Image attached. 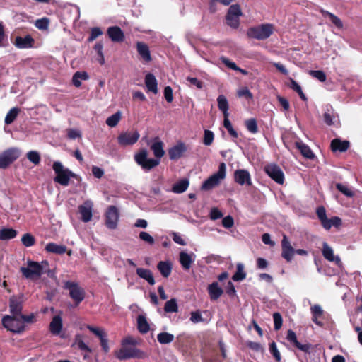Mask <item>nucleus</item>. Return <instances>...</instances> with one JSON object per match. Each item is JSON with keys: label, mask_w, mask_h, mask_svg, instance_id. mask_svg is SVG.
Returning <instances> with one entry per match:
<instances>
[{"label": "nucleus", "mask_w": 362, "mask_h": 362, "mask_svg": "<svg viewBox=\"0 0 362 362\" xmlns=\"http://www.w3.org/2000/svg\"><path fill=\"white\" fill-rule=\"evenodd\" d=\"M163 142L158 138H156L150 148L152 150L155 158H148V152L143 149L134 155L135 162L145 172H149L155 167L158 166L160 163L161 158L164 156Z\"/></svg>", "instance_id": "nucleus-1"}, {"label": "nucleus", "mask_w": 362, "mask_h": 362, "mask_svg": "<svg viewBox=\"0 0 362 362\" xmlns=\"http://www.w3.org/2000/svg\"><path fill=\"white\" fill-rule=\"evenodd\" d=\"M48 262L42 261L37 262L34 261H28L27 267H21L23 275L29 279L34 278H40L47 269H48Z\"/></svg>", "instance_id": "nucleus-2"}, {"label": "nucleus", "mask_w": 362, "mask_h": 362, "mask_svg": "<svg viewBox=\"0 0 362 362\" xmlns=\"http://www.w3.org/2000/svg\"><path fill=\"white\" fill-rule=\"evenodd\" d=\"M56 176L54 178L55 182L62 186H67L69 184L70 178L75 177L76 174L68 168H65L59 161H54L52 165Z\"/></svg>", "instance_id": "nucleus-3"}, {"label": "nucleus", "mask_w": 362, "mask_h": 362, "mask_svg": "<svg viewBox=\"0 0 362 362\" xmlns=\"http://www.w3.org/2000/svg\"><path fill=\"white\" fill-rule=\"evenodd\" d=\"M226 166L224 163H220L218 170L208 177L202 185L201 189L204 191H209L217 187L226 177Z\"/></svg>", "instance_id": "nucleus-4"}, {"label": "nucleus", "mask_w": 362, "mask_h": 362, "mask_svg": "<svg viewBox=\"0 0 362 362\" xmlns=\"http://www.w3.org/2000/svg\"><path fill=\"white\" fill-rule=\"evenodd\" d=\"M274 27L272 24L264 23L250 28L247 35L252 39L262 40L269 37L273 33Z\"/></svg>", "instance_id": "nucleus-5"}, {"label": "nucleus", "mask_w": 362, "mask_h": 362, "mask_svg": "<svg viewBox=\"0 0 362 362\" xmlns=\"http://www.w3.org/2000/svg\"><path fill=\"white\" fill-rule=\"evenodd\" d=\"M2 325L7 330L16 334L22 333L25 329V324L19 316H4L2 318Z\"/></svg>", "instance_id": "nucleus-6"}, {"label": "nucleus", "mask_w": 362, "mask_h": 362, "mask_svg": "<svg viewBox=\"0 0 362 362\" xmlns=\"http://www.w3.org/2000/svg\"><path fill=\"white\" fill-rule=\"evenodd\" d=\"M21 154V150L16 147L10 148L4 151L0 154V169L8 168L20 157Z\"/></svg>", "instance_id": "nucleus-7"}, {"label": "nucleus", "mask_w": 362, "mask_h": 362, "mask_svg": "<svg viewBox=\"0 0 362 362\" xmlns=\"http://www.w3.org/2000/svg\"><path fill=\"white\" fill-rule=\"evenodd\" d=\"M64 288L69 291L71 298L78 305L85 298V291L77 283L67 281L64 282Z\"/></svg>", "instance_id": "nucleus-8"}, {"label": "nucleus", "mask_w": 362, "mask_h": 362, "mask_svg": "<svg viewBox=\"0 0 362 362\" xmlns=\"http://www.w3.org/2000/svg\"><path fill=\"white\" fill-rule=\"evenodd\" d=\"M243 15L238 4L231 5L226 16V24L233 29H237L240 25V17Z\"/></svg>", "instance_id": "nucleus-9"}, {"label": "nucleus", "mask_w": 362, "mask_h": 362, "mask_svg": "<svg viewBox=\"0 0 362 362\" xmlns=\"http://www.w3.org/2000/svg\"><path fill=\"white\" fill-rule=\"evenodd\" d=\"M115 356L119 361L129 358H143L144 353L136 348H122L115 351Z\"/></svg>", "instance_id": "nucleus-10"}, {"label": "nucleus", "mask_w": 362, "mask_h": 362, "mask_svg": "<svg viewBox=\"0 0 362 362\" xmlns=\"http://www.w3.org/2000/svg\"><path fill=\"white\" fill-rule=\"evenodd\" d=\"M267 175L278 184H283L284 181V174L282 170L275 163L267 165L264 168Z\"/></svg>", "instance_id": "nucleus-11"}, {"label": "nucleus", "mask_w": 362, "mask_h": 362, "mask_svg": "<svg viewBox=\"0 0 362 362\" xmlns=\"http://www.w3.org/2000/svg\"><path fill=\"white\" fill-rule=\"evenodd\" d=\"M137 131L122 132L117 137L118 144L122 146H132L139 139Z\"/></svg>", "instance_id": "nucleus-12"}, {"label": "nucleus", "mask_w": 362, "mask_h": 362, "mask_svg": "<svg viewBox=\"0 0 362 362\" xmlns=\"http://www.w3.org/2000/svg\"><path fill=\"white\" fill-rule=\"evenodd\" d=\"M119 212L116 206H110L106 211L105 224L110 229H115L117 226Z\"/></svg>", "instance_id": "nucleus-13"}, {"label": "nucleus", "mask_w": 362, "mask_h": 362, "mask_svg": "<svg viewBox=\"0 0 362 362\" xmlns=\"http://www.w3.org/2000/svg\"><path fill=\"white\" fill-rule=\"evenodd\" d=\"M281 248V257L285 259L287 262H291L295 255V249L291 245V243L286 235H283Z\"/></svg>", "instance_id": "nucleus-14"}, {"label": "nucleus", "mask_w": 362, "mask_h": 362, "mask_svg": "<svg viewBox=\"0 0 362 362\" xmlns=\"http://www.w3.org/2000/svg\"><path fill=\"white\" fill-rule=\"evenodd\" d=\"M234 180L240 185H252L251 176L248 170L245 169H238L234 172Z\"/></svg>", "instance_id": "nucleus-15"}, {"label": "nucleus", "mask_w": 362, "mask_h": 362, "mask_svg": "<svg viewBox=\"0 0 362 362\" xmlns=\"http://www.w3.org/2000/svg\"><path fill=\"white\" fill-rule=\"evenodd\" d=\"M9 309L12 315L19 316L23 310V297L11 296L9 300Z\"/></svg>", "instance_id": "nucleus-16"}, {"label": "nucleus", "mask_w": 362, "mask_h": 362, "mask_svg": "<svg viewBox=\"0 0 362 362\" xmlns=\"http://www.w3.org/2000/svg\"><path fill=\"white\" fill-rule=\"evenodd\" d=\"M286 339L299 350L305 353L310 352V350L311 349V344L308 343L304 344H300L297 340L296 334L293 330H288L286 334Z\"/></svg>", "instance_id": "nucleus-17"}, {"label": "nucleus", "mask_w": 362, "mask_h": 362, "mask_svg": "<svg viewBox=\"0 0 362 362\" xmlns=\"http://www.w3.org/2000/svg\"><path fill=\"white\" fill-rule=\"evenodd\" d=\"M93 202L90 200L86 201L83 205L79 206V213L81 216V220L87 223L92 218Z\"/></svg>", "instance_id": "nucleus-18"}, {"label": "nucleus", "mask_w": 362, "mask_h": 362, "mask_svg": "<svg viewBox=\"0 0 362 362\" xmlns=\"http://www.w3.org/2000/svg\"><path fill=\"white\" fill-rule=\"evenodd\" d=\"M322 253L329 262H334L339 266L341 264L339 257L334 256L333 249L326 242L322 243Z\"/></svg>", "instance_id": "nucleus-19"}, {"label": "nucleus", "mask_w": 362, "mask_h": 362, "mask_svg": "<svg viewBox=\"0 0 362 362\" xmlns=\"http://www.w3.org/2000/svg\"><path fill=\"white\" fill-rule=\"evenodd\" d=\"M187 151L186 146L184 143H178L168 150L169 158L175 160L181 158L182 154Z\"/></svg>", "instance_id": "nucleus-20"}, {"label": "nucleus", "mask_w": 362, "mask_h": 362, "mask_svg": "<svg viewBox=\"0 0 362 362\" xmlns=\"http://www.w3.org/2000/svg\"><path fill=\"white\" fill-rule=\"evenodd\" d=\"M207 291L211 300H217L223 293V290L219 286L217 281L210 284L207 287Z\"/></svg>", "instance_id": "nucleus-21"}, {"label": "nucleus", "mask_w": 362, "mask_h": 362, "mask_svg": "<svg viewBox=\"0 0 362 362\" xmlns=\"http://www.w3.org/2000/svg\"><path fill=\"white\" fill-rule=\"evenodd\" d=\"M33 38L30 35H27L24 37L17 36L13 44L18 49H28L33 47Z\"/></svg>", "instance_id": "nucleus-22"}, {"label": "nucleus", "mask_w": 362, "mask_h": 362, "mask_svg": "<svg viewBox=\"0 0 362 362\" xmlns=\"http://www.w3.org/2000/svg\"><path fill=\"white\" fill-rule=\"evenodd\" d=\"M195 255L188 254L185 252H181L180 253V263L182 267L185 270H189L192 266V264L194 262Z\"/></svg>", "instance_id": "nucleus-23"}, {"label": "nucleus", "mask_w": 362, "mask_h": 362, "mask_svg": "<svg viewBox=\"0 0 362 362\" xmlns=\"http://www.w3.org/2000/svg\"><path fill=\"white\" fill-rule=\"evenodd\" d=\"M107 35L113 42H122L124 35L120 28L117 26L110 27L107 29Z\"/></svg>", "instance_id": "nucleus-24"}, {"label": "nucleus", "mask_w": 362, "mask_h": 362, "mask_svg": "<svg viewBox=\"0 0 362 362\" xmlns=\"http://www.w3.org/2000/svg\"><path fill=\"white\" fill-rule=\"evenodd\" d=\"M136 49L139 54L146 62H149L151 61V56L148 46L142 42H138L136 43Z\"/></svg>", "instance_id": "nucleus-25"}, {"label": "nucleus", "mask_w": 362, "mask_h": 362, "mask_svg": "<svg viewBox=\"0 0 362 362\" xmlns=\"http://www.w3.org/2000/svg\"><path fill=\"white\" fill-rule=\"evenodd\" d=\"M63 327L62 319L59 315H55L50 324H49V331L52 334L58 335Z\"/></svg>", "instance_id": "nucleus-26"}, {"label": "nucleus", "mask_w": 362, "mask_h": 362, "mask_svg": "<svg viewBox=\"0 0 362 362\" xmlns=\"http://www.w3.org/2000/svg\"><path fill=\"white\" fill-rule=\"evenodd\" d=\"M145 84L148 90L156 94L158 93V82L153 74L148 73L145 76Z\"/></svg>", "instance_id": "nucleus-27"}, {"label": "nucleus", "mask_w": 362, "mask_h": 362, "mask_svg": "<svg viewBox=\"0 0 362 362\" xmlns=\"http://www.w3.org/2000/svg\"><path fill=\"white\" fill-rule=\"evenodd\" d=\"M349 147V142L348 141H341L339 139H334L331 142V148L333 151L344 152Z\"/></svg>", "instance_id": "nucleus-28"}, {"label": "nucleus", "mask_w": 362, "mask_h": 362, "mask_svg": "<svg viewBox=\"0 0 362 362\" xmlns=\"http://www.w3.org/2000/svg\"><path fill=\"white\" fill-rule=\"evenodd\" d=\"M296 146L305 158L308 159H313L315 158V154L307 144L302 141H298L296 143Z\"/></svg>", "instance_id": "nucleus-29"}, {"label": "nucleus", "mask_w": 362, "mask_h": 362, "mask_svg": "<svg viewBox=\"0 0 362 362\" xmlns=\"http://www.w3.org/2000/svg\"><path fill=\"white\" fill-rule=\"evenodd\" d=\"M136 274L141 279H145L150 285L155 284V280L151 270L144 268H138Z\"/></svg>", "instance_id": "nucleus-30"}, {"label": "nucleus", "mask_w": 362, "mask_h": 362, "mask_svg": "<svg viewBox=\"0 0 362 362\" xmlns=\"http://www.w3.org/2000/svg\"><path fill=\"white\" fill-rule=\"evenodd\" d=\"M45 250L48 252L62 255L66 252V247L62 245H57L54 243H49L46 245Z\"/></svg>", "instance_id": "nucleus-31"}, {"label": "nucleus", "mask_w": 362, "mask_h": 362, "mask_svg": "<svg viewBox=\"0 0 362 362\" xmlns=\"http://www.w3.org/2000/svg\"><path fill=\"white\" fill-rule=\"evenodd\" d=\"M189 184L187 179H182L173 185L172 192L176 194L182 193L187 190Z\"/></svg>", "instance_id": "nucleus-32"}, {"label": "nucleus", "mask_w": 362, "mask_h": 362, "mask_svg": "<svg viewBox=\"0 0 362 362\" xmlns=\"http://www.w3.org/2000/svg\"><path fill=\"white\" fill-rule=\"evenodd\" d=\"M137 327L138 330L142 333L146 334L149 331V325L147 322L146 317L144 315H139L137 317Z\"/></svg>", "instance_id": "nucleus-33"}, {"label": "nucleus", "mask_w": 362, "mask_h": 362, "mask_svg": "<svg viewBox=\"0 0 362 362\" xmlns=\"http://www.w3.org/2000/svg\"><path fill=\"white\" fill-rule=\"evenodd\" d=\"M17 231L13 228H4L0 230V240H8L16 238Z\"/></svg>", "instance_id": "nucleus-34"}, {"label": "nucleus", "mask_w": 362, "mask_h": 362, "mask_svg": "<svg viewBox=\"0 0 362 362\" xmlns=\"http://www.w3.org/2000/svg\"><path fill=\"white\" fill-rule=\"evenodd\" d=\"M218 109L223 112L224 117L228 116L229 105L226 98L223 95H220L217 98Z\"/></svg>", "instance_id": "nucleus-35"}, {"label": "nucleus", "mask_w": 362, "mask_h": 362, "mask_svg": "<svg viewBox=\"0 0 362 362\" xmlns=\"http://www.w3.org/2000/svg\"><path fill=\"white\" fill-rule=\"evenodd\" d=\"M157 268L164 277L169 276L172 271L171 264L168 262H160L157 265Z\"/></svg>", "instance_id": "nucleus-36"}, {"label": "nucleus", "mask_w": 362, "mask_h": 362, "mask_svg": "<svg viewBox=\"0 0 362 362\" xmlns=\"http://www.w3.org/2000/svg\"><path fill=\"white\" fill-rule=\"evenodd\" d=\"M246 278V273L244 271V264L238 263L236 266V272L233 274L232 279L235 281H241Z\"/></svg>", "instance_id": "nucleus-37"}, {"label": "nucleus", "mask_w": 362, "mask_h": 362, "mask_svg": "<svg viewBox=\"0 0 362 362\" xmlns=\"http://www.w3.org/2000/svg\"><path fill=\"white\" fill-rule=\"evenodd\" d=\"M89 76L86 71H77L73 76L72 82L76 87L78 88L81 86V81L87 80Z\"/></svg>", "instance_id": "nucleus-38"}, {"label": "nucleus", "mask_w": 362, "mask_h": 362, "mask_svg": "<svg viewBox=\"0 0 362 362\" xmlns=\"http://www.w3.org/2000/svg\"><path fill=\"white\" fill-rule=\"evenodd\" d=\"M121 118L122 113L120 111H117L107 118L105 122L106 124L110 127H115L118 124L119 122L121 120Z\"/></svg>", "instance_id": "nucleus-39"}, {"label": "nucleus", "mask_w": 362, "mask_h": 362, "mask_svg": "<svg viewBox=\"0 0 362 362\" xmlns=\"http://www.w3.org/2000/svg\"><path fill=\"white\" fill-rule=\"evenodd\" d=\"M325 223H322L323 228L326 230H329L332 226L338 227L341 224V220L337 216H333L331 218H326Z\"/></svg>", "instance_id": "nucleus-40"}, {"label": "nucleus", "mask_w": 362, "mask_h": 362, "mask_svg": "<svg viewBox=\"0 0 362 362\" xmlns=\"http://www.w3.org/2000/svg\"><path fill=\"white\" fill-rule=\"evenodd\" d=\"M157 339L160 344H167L174 340V335L168 332H160L157 335Z\"/></svg>", "instance_id": "nucleus-41"}, {"label": "nucleus", "mask_w": 362, "mask_h": 362, "mask_svg": "<svg viewBox=\"0 0 362 362\" xmlns=\"http://www.w3.org/2000/svg\"><path fill=\"white\" fill-rule=\"evenodd\" d=\"M321 13L324 16H329L332 23L337 28H341L343 27L342 21L334 14L325 10H322Z\"/></svg>", "instance_id": "nucleus-42"}, {"label": "nucleus", "mask_w": 362, "mask_h": 362, "mask_svg": "<svg viewBox=\"0 0 362 362\" xmlns=\"http://www.w3.org/2000/svg\"><path fill=\"white\" fill-rule=\"evenodd\" d=\"M164 310L166 313H177L178 311V305L175 298H171L168 300L164 306Z\"/></svg>", "instance_id": "nucleus-43"}, {"label": "nucleus", "mask_w": 362, "mask_h": 362, "mask_svg": "<svg viewBox=\"0 0 362 362\" xmlns=\"http://www.w3.org/2000/svg\"><path fill=\"white\" fill-rule=\"evenodd\" d=\"M74 344L81 351H85L88 353L92 351L91 349L83 341L82 337L80 334L76 335Z\"/></svg>", "instance_id": "nucleus-44"}, {"label": "nucleus", "mask_w": 362, "mask_h": 362, "mask_svg": "<svg viewBox=\"0 0 362 362\" xmlns=\"http://www.w3.org/2000/svg\"><path fill=\"white\" fill-rule=\"evenodd\" d=\"M19 112V109L18 107H13L11 108L5 117V123L6 124H11L17 117Z\"/></svg>", "instance_id": "nucleus-45"}, {"label": "nucleus", "mask_w": 362, "mask_h": 362, "mask_svg": "<svg viewBox=\"0 0 362 362\" xmlns=\"http://www.w3.org/2000/svg\"><path fill=\"white\" fill-rule=\"evenodd\" d=\"M26 157L35 165H38L41 160L40 155L37 151H28L26 154Z\"/></svg>", "instance_id": "nucleus-46"}, {"label": "nucleus", "mask_w": 362, "mask_h": 362, "mask_svg": "<svg viewBox=\"0 0 362 362\" xmlns=\"http://www.w3.org/2000/svg\"><path fill=\"white\" fill-rule=\"evenodd\" d=\"M336 188L341 192L343 194L348 197H352L354 195V191L349 188L347 185L341 184V183H337L336 185Z\"/></svg>", "instance_id": "nucleus-47"}, {"label": "nucleus", "mask_w": 362, "mask_h": 362, "mask_svg": "<svg viewBox=\"0 0 362 362\" xmlns=\"http://www.w3.org/2000/svg\"><path fill=\"white\" fill-rule=\"evenodd\" d=\"M245 127L248 132L256 134L258 132L257 121L254 118L249 119L245 122Z\"/></svg>", "instance_id": "nucleus-48"}, {"label": "nucleus", "mask_w": 362, "mask_h": 362, "mask_svg": "<svg viewBox=\"0 0 362 362\" xmlns=\"http://www.w3.org/2000/svg\"><path fill=\"white\" fill-rule=\"evenodd\" d=\"M223 126L233 137L238 138V132L233 129L232 124L228 119V116L224 117Z\"/></svg>", "instance_id": "nucleus-49"}, {"label": "nucleus", "mask_w": 362, "mask_h": 362, "mask_svg": "<svg viewBox=\"0 0 362 362\" xmlns=\"http://www.w3.org/2000/svg\"><path fill=\"white\" fill-rule=\"evenodd\" d=\"M8 45V37L5 32V26L0 21V47H4Z\"/></svg>", "instance_id": "nucleus-50"}, {"label": "nucleus", "mask_w": 362, "mask_h": 362, "mask_svg": "<svg viewBox=\"0 0 362 362\" xmlns=\"http://www.w3.org/2000/svg\"><path fill=\"white\" fill-rule=\"evenodd\" d=\"M309 74L313 78L319 80L320 82L325 81L327 78L326 74L321 70H310L309 71Z\"/></svg>", "instance_id": "nucleus-51"}, {"label": "nucleus", "mask_w": 362, "mask_h": 362, "mask_svg": "<svg viewBox=\"0 0 362 362\" xmlns=\"http://www.w3.org/2000/svg\"><path fill=\"white\" fill-rule=\"evenodd\" d=\"M269 352L274 357L276 361L279 362L281 361V354L277 349L276 344L274 341H272L269 344Z\"/></svg>", "instance_id": "nucleus-52"}, {"label": "nucleus", "mask_w": 362, "mask_h": 362, "mask_svg": "<svg viewBox=\"0 0 362 362\" xmlns=\"http://www.w3.org/2000/svg\"><path fill=\"white\" fill-rule=\"evenodd\" d=\"M21 241L25 247H31L35 243V238L30 233L24 234L21 238Z\"/></svg>", "instance_id": "nucleus-53"}, {"label": "nucleus", "mask_w": 362, "mask_h": 362, "mask_svg": "<svg viewBox=\"0 0 362 362\" xmlns=\"http://www.w3.org/2000/svg\"><path fill=\"white\" fill-rule=\"evenodd\" d=\"M214 138V134L213 132L210 130H205L203 140L204 144L206 146H210L213 143Z\"/></svg>", "instance_id": "nucleus-54"}, {"label": "nucleus", "mask_w": 362, "mask_h": 362, "mask_svg": "<svg viewBox=\"0 0 362 362\" xmlns=\"http://www.w3.org/2000/svg\"><path fill=\"white\" fill-rule=\"evenodd\" d=\"M274 327L275 330H279L282 326V317L279 313H274L273 314Z\"/></svg>", "instance_id": "nucleus-55"}, {"label": "nucleus", "mask_w": 362, "mask_h": 362, "mask_svg": "<svg viewBox=\"0 0 362 362\" xmlns=\"http://www.w3.org/2000/svg\"><path fill=\"white\" fill-rule=\"evenodd\" d=\"M139 238L149 245H153L155 243L154 238L148 233L145 231L140 232Z\"/></svg>", "instance_id": "nucleus-56"}, {"label": "nucleus", "mask_w": 362, "mask_h": 362, "mask_svg": "<svg viewBox=\"0 0 362 362\" xmlns=\"http://www.w3.org/2000/svg\"><path fill=\"white\" fill-rule=\"evenodd\" d=\"M316 214H317V216L318 218L320 219V221L321 222V224L322 223H325L326 224V222H327L326 221V218L327 217L326 210H325V207L324 206H319L317 209Z\"/></svg>", "instance_id": "nucleus-57"}, {"label": "nucleus", "mask_w": 362, "mask_h": 362, "mask_svg": "<svg viewBox=\"0 0 362 362\" xmlns=\"http://www.w3.org/2000/svg\"><path fill=\"white\" fill-rule=\"evenodd\" d=\"M103 34V31L100 28L95 27L91 29L90 35L88 39V42H92L95 40L97 37L100 36Z\"/></svg>", "instance_id": "nucleus-58"}, {"label": "nucleus", "mask_w": 362, "mask_h": 362, "mask_svg": "<svg viewBox=\"0 0 362 362\" xmlns=\"http://www.w3.org/2000/svg\"><path fill=\"white\" fill-rule=\"evenodd\" d=\"M86 327L88 329H89L92 333L98 337L100 339L106 334L103 329H100L98 327H95L89 325H88Z\"/></svg>", "instance_id": "nucleus-59"}, {"label": "nucleus", "mask_w": 362, "mask_h": 362, "mask_svg": "<svg viewBox=\"0 0 362 362\" xmlns=\"http://www.w3.org/2000/svg\"><path fill=\"white\" fill-rule=\"evenodd\" d=\"M220 60L229 69L236 71L238 69V66L236 64L225 57H221Z\"/></svg>", "instance_id": "nucleus-60"}, {"label": "nucleus", "mask_w": 362, "mask_h": 362, "mask_svg": "<svg viewBox=\"0 0 362 362\" xmlns=\"http://www.w3.org/2000/svg\"><path fill=\"white\" fill-rule=\"evenodd\" d=\"M237 94H238V97H240V98L245 97L247 99H252L253 97L252 93L250 91V90L247 87H245V88H243L238 90Z\"/></svg>", "instance_id": "nucleus-61"}, {"label": "nucleus", "mask_w": 362, "mask_h": 362, "mask_svg": "<svg viewBox=\"0 0 362 362\" xmlns=\"http://www.w3.org/2000/svg\"><path fill=\"white\" fill-rule=\"evenodd\" d=\"M164 97L168 103L173 100V89L170 86H165L164 88Z\"/></svg>", "instance_id": "nucleus-62"}, {"label": "nucleus", "mask_w": 362, "mask_h": 362, "mask_svg": "<svg viewBox=\"0 0 362 362\" xmlns=\"http://www.w3.org/2000/svg\"><path fill=\"white\" fill-rule=\"evenodd\" d=\"M311 313L313 317H315V318H318L322 316L323 313V310L320 305H315L310 308Z\"/></svg>", "instance_id": "nucleus-63"}, {"label": "nucleus", "mask_w": 362, "mask_h": 362, "mask_svg": "<svg viewBox=\"0 0 362 362\" xmlns=\"http://www.w3.org/2000/svg\"><path fill=\"white\" fill-rule=\"evenodd\" d=\"M67 136L71 139H76L81 137V133L79 130L76 129H69L67 130Z\"/></svg>", "instance_id": "nucleus-64"}]
</instances>
